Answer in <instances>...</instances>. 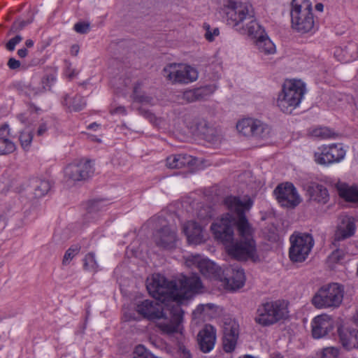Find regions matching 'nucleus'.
I'll use <instances>...</instances> for the list:
<instances>
[{
  "label": "nucleus",
  "instance_id": "nucleus-1",
  "mask_svg": "<svg viewBox=\"0 0 358 358\" xmlns=\"http://www.w3.org/2000/svg\"><path fill=\"white\" fill-rule=\"evenodd\" d=\"M224 204L236 213L235 220L226 213L211 225V231L216 240L222 242L228 254L238 260H259L256 243L253 238L254 229L245 215L253 201L248 196L243 197L229 196L224 199Z\"/></svg>",
  "mask_w": 358,
  "mask_h": 358
},
{
  "label": "nucleus",
  "instance_id": "nucleus-2",
  "mask_svg": "<svg viewBox=\"0 0 358 358\" xmlns=\"http://www.w3.org/2000/svg\"><path fill=\"white\" fill-rule=\"evenodd\" d=\"M146 287L153 298L162 302L173 301L178 305L192 298L203 288L200 278L196 275L183 276L177 281H168L159 273H155L147 279Z\"/></svg>",
  "mask_w": 358,
  "mask_h": 358
},
{
  "label": "nucleus",
  "instance_id": "nucleus-3",
  "mask_svg": "<svg viewBox=\"0 0 358 358\" xmlns=\"http://www.w3.org/2000/svg\"><path fill=\"white\" fill-rule=\"evenodd\" d=\"M136 312L143 318L157 320L156 327L162 334L168 336H183L184 312L180 305L173 306L170 310L171 318L164 317L162 304L156 301L144 300L136 307Z\"/></svg>",
  "mask_w": 358,
  "mask_h": 358
},
{
  "label": "nucleus",
  "instance_id": "nucleus-4",
  "mask_svg": "<svg viewBox=\"0 0 358 358\" xmlns=\"http://www.w3.org/2000/svg\"><path fill=\"white\" fill-rule=\"evenodd\" d=\"M344 286L338 282H329L320 287L311 299L312 305L317 309L338 308L343 300Z\"/></svg>",
  "mask_w": 358,
  "mask_h": 358
},
{
  "label": "nucleus",
  "instance_id": "nucleus-5",
  "mask_svg": "<svg viewBox=\"0 0 358 358\" xmlns=\"http://www.w3.org/2000/svg\"><path fill=\"white\" fill-rule=\"evenodd\" d=\"M288 316L287 303L284 300H277L260 304L254 320L257 324L268 327L287 319Z\"/></svg>",
  "mask_w": 358,
  "mask_h": 358
},
{
  "label": "nucleus",
  "instance_id": "nucleus-6",
  "mask_svg": "<svg viewBox=\"0 0 358 358\" xmlns=\"http://www.w3.org/2000/svg\"><path fill=\"white\" fill-rule=\"evenodd\" d=\"M291 24L294 30L307 33L314 27V17L310 0H292L291 2Z\"/></svg>",
  "mask_w": 358,
  "mask_h": 358
},
{
  "label": "nucleus",
  "instance_id": "nucleus-7",
  "mask_svg": "<svg viewBox=\"0 0 358 358\" xmlns=\"http://www.w3.org/2000/svg\"><path fill=\"white\" fill-rule=\"evenodd\" d=\"M304 93L305 86L301 81H286L278 95L277 105L283 113H291L301 103Z\"/></svg>",
  "mask_w": 358,
  "mask_h": 358
},
{
  "label": "nucleus",
  "instance_id": "nucleus-8",
  "mask_svg": "<svg viewBox=\"0 0 358 358\" xmlns=\"http://www.w3.org/2000/svg\"><path fill=\"white\" fill-rule=\"evenodd\" d=\"M289 258L294 263L305 262L315 243L311 234L299 231L294 232L289 236Z\"/></svg>",
  "mask_w": 358,
  "mask_h": 358
},
{
  "label": "nucleus",
  "instance_id": "nucleus-9",
  "mask_svg": "<svg viewBox=\"0 0 358 358\" xmlns=\"http://www.w3.org/2000/svg\"><path fill=\"white\" fill-rule=\"evenodd\" d=\"M225 13L227 24L237 31L245 29V23L254 17L252 5L232 0L228 1Z\"/></svg>",
  "mask_w": 358,
  "mask_h": 358
},
{
  "label": "nucleus",
  "instance_id": "nucleus-10",
  "mask_svg": "<svg viewBox=\"0 0 358 358\" xmlns=\"http://www.w3.org/2000/svg\"><path fill=\"white\" fill-rule=\"evenodd\" d=\"M163 76L172 84H188L198 78V72L189 65L172 63L164 68Z\"/></svg>",
  "mask_w": 358,
  "mask_h": 358
},
{
  "label": "nucleus",
  "instance_id": "nucleus-11",
  "mask_svg": "<svg viewBox=\"0 0 358 358\" xmlns=\"http://www.w3.org/2000/svg\"><path fill=\"white\" fill-rule=\"evenodd\" d=\"M237 130L245 136L267 139L271 133V127L257 119L245 118L236 124Z\"/></svg>",
  "mask_w": 358,
  "mask_h": 358
},
{
  "label": "nucleus",
  "instance_id": "nucleus-12",
  "mask_svg": "<svg viewBox=\"0 0 358 358\" xmlns=\"http://www.w3.org/2000/svg\"><path fill=\"white\" fill-rule=\"evenodd\" d=\"M278 202L281 206L294 208L301 202L296 189L292 182H285L278 185L273 192Z\"/></svg>",
  "mask_w": 358,
  "mask_h": 358
},
{
  "label": "nucleus",
  "instance_id": "nucleus-13",
  "mask_svg": "<svg viewBox=\"0 0 358 358\" xmlns=\"http://www.w3.org/2000/svg\"><path fill=\"white\" fill-rule=\"evenodd\" d=\"M185 263L189 267L197 268L201 274L207 278L215 280L220 278L221 268L214 262L199 255L189 256Z\"/></svg>",
  "mask_w": 358,
  "mask_h": 358
},
{
  "label": "nucleus",
  "instance_id": "nucleus-14",
  "mask_svg": "<svg viewBox=\"0 0 358 358\" xmlns=\"http://www.w3.org/2000/svg\"><path fill=\"white\" fill-rule=\"evenodd\" d=\"M345 155V152L340 144H332L319 148V152L315 153V160L317 164L326 165L338 162Z\"/></svg>",
  "mask_w": 358,
  "mask_h": 358
},
{
  "label": "nucleus",
  "instance_id": "nucleus-15",
  "mask_svg": "<svg viewBox=\"0 0 358 358\" xmlns=\"http://www.w3.org/2000/svg\"><path fill=\"white\" fill-rule=\"evenodd\" d=\"M239 336V324L234 319L226 318L224 322L222 346L226 352L235 350Z\"/></svg>",
  "mask_w": 358,
  "mask_h": 358
},
{
  "label": "nucleus",
  "instance_id": "nucleus-16",
  "mask_svg": "<svg viewBox=\"0 0 358 358\" xmlns=\"http://www.w3.org/2000/svg\"><path fill=\"white\" fill-rule=\"evenodd\" d=\"M356 231L355 218L348 215L338 216L334 234V241H343L352 237Z\"/></svg>",
  "mask_w": 358,
  "mask_h": 358
},
{
  "label": "nucleus",
  "instance_id": "nucleus-17",
  "mask_svg": "<svg viewBox=\"0 0 358 358\" xmlns=\"http://www.w3.org/2000/svg\"><path fill=\"white\" fill-rule=\"evenodd\" d=\"M225 273L227 277L223 280L220 278V280L223 282L226 289L235 291L244 286L246 277L242 268L238 266H230L225 269Z\"/></svg>",
  "mask_w": 358,
  "mask_h": 358
},
{
  "label": "nucleus",
  "instance_id": "nucleus-18",
  "mask_svg": "<svg viewBox=\"0 0 358 358\" xmlns=\"http://www.w3.org/2000/svg\"><path fill=\"white\" fill-rule=\"evenodd\" d=\"M199 165L198 159L185 153L171 155L166 159V166L169 169H187L194 171Z\"/></svg>",
  "mask_w": 358,
  "mask_h": 358
},
{
  "label": "nucleus",
  "instance_id": "nucleus-19",
  "mask_svg": "<svg viewBox=\"0 0 358 358\" xmlns=\"http://www.w3.org/2000/svg\"><path fill=\"white\" fill-rule=\"evenodd\" d=\"M333 318L327 315L322 314L314 317L311 322L312 335L315 338L325 336L334 328Z\"/></svg>",
  "mask_w": 358,
  "mask_h": 358
},
{
  "label": "nucleus",
  "instance_id": "nucleus-20",
  "mask_svg": "<svg viewBox=\"0 0 358 358\" xmlns=\"http://www.w3.org/2000/svg\"><path fill=\"white\" fill-rule=\"evenodd\" d=\"M94 168L90 161L80 164H69L64 170L68 179H88L93 176Z\"/></svg>",
  "mask_w": 358,
  "mask_h": 358
},
{
  "label": "nucleus",
  "instance_id": "nucleus-21",
  "mask_svg": "<svg viewBox=\"0 0 358 358\" xmlns=\"http://www.w3.org/2000/svg\"><path fill=\"white\" fill-rule=\"evenodd\" d=\"M182 232L189 244L199 245L206 240L203 227L194 221L185 222L182 227Z\"/></svg>",
  "mask_w": 358,
  "mask_h": 358
},
{
  "label": "nucleus",
  "instance_id": "nucleus-22",
  "mask_svg": "<svg viewBox=\"0 0 358 358\" xmlns=\"http://www.w3.org/2000/svg\"><path fill=\"white\" fill-rule=\"evenodd\" d=\"M198 343L202 352H209L214 348L216 341V329L210 324H206L198 334Z\"/></svg>",
  "mask_w": 358,
  "mask_h": 358
},
{
  "label": "nucleus",
  "instance_id": "nucleus-23",
  "mask_svg": "<svg viewBox=\"0 0 358 358\" xmlns=\"http://www.w3.org/2000/svg\"><path fill=\"white\" fill-rule=\"evenodd\" d=\"M156 244L165 249L173 248L177 241L176 232L169 227L162 228L154 235Z\"/></svg>",
  "mask_w": 358,
  "mask_h": 358
},
{
  "label": "nucleus",
  "instance_id": "nucleus-24",
  "mask_svg": "<svg viewBox=\"0 0 358 358\" xmlns=\"http://www.w3.org/2000/svg\"><path fill=\"white\" fill-rule=\"evenodd\" d=\"M339 196L347 202L358 203V186L338 180L336 185Z\"/></svg>",
  "mask_w": 358,
  "mask_h": 358
},
{
  "label": "nucleus",
  "instance_id": "nucleus-25",
  "mask_svg": "<svg viewBox=\"0 0 358 358\" xmlns=\"http://www.w3.org/2000/svg\"><path fill=\"white\" fill-rule=\"evenodd\" d=\"M218 307L212 303L200 304L192 313L194 320L206 321L217 316Z\"/></svg>",
  "mask_w": 358,
  "mask_h": 358
},
{
  "label": "nucleus",
  "instance_id": "nucleus-26",
  "mask_svg": "<svg viewBox=\"0 0 358 358\" xmlns=\"http://www.w3.org/2000/svg\"><path fill=\"white\" fill-rule=\"evenodd\" d=\"M339 338L341 343L346 350L358 348V330L340 329Z\"/></svg>",
  "mask_w": 358,
  "mask_h": 358
},
{
  "label": "nucleus",
  "instance_id": "nucleus-27",
  "mask_svg": "<svg viewBox=\"0 0 358 358\" xmlns=\"http://www.w3.org/2000/svg\"><path fill=\"white\" fill-rule=\"evenodd\" d=\"M200 134L204 139L212 144H218L221 141V136L218 131L210 125L206 120H201L197 125Z\"/></svg>",
  "mask_w": 358,
  "mask_h": 358
},
{
  "label": "nucleus",
  "instance_id": "nucleus-28",
  "mask_svg": "<svg viewBox=\"0 0 358 358\" xmlns=\"http://www.w3.org/2000/svg\"><path fill=\"white\" fill-rule=\"evenodd\" d=\"M307 194L310 200L317 203H326L329 200V194L326 187L315 182H310L307 187Z\"/></svg>",
  "mask_w": 358,
  "mask_h": 358
},
{
  "label": "nucleus",
  "instance_id": "nucleus-29",
  "mask_svg": "<svg viewBox=\"0 0 358 358\" xmlns=\"http://www.w3.org/2000/svg\"><path fill=\"white\" fill-rule=\"evenodd\" d=\"M212 93L213 91L210 87H202L185 91L182 98L187 103H192L203 100Z\"/></svg>",
  "mask_w": 358,
  "mask_h": 358
},
{
  "label": "nucleus",
  "instance_id": "nucleus-30",
  "mask_svg": "<svg viewBox=\"0 0 358 358\" xmlns=\"http://www.w3.org/2000/svg\"><path fill=\"white\" fill-rule=\"evenodd\" d=\"M243 34H248L249 36L257 40L266 35L264 29L255 20V16L245 23V29L239 31Z\"/></svg>",
  "mask_w": 358,
  "mask_h": 358
},
{
  "label": "nucleus",
  "instance_id": "nucleus-31",
  "mask_svg": "<svg viewBox=\"0 0 358 358\" xmlns=\"http://www.w3.org/2000/svg\"><path fill=\"white\" fill-rule=\"evenodd\" d=\"M62 104L68 107L70 110L77 112L83 110L86 103L80 95L75 94L71 96L66 94L63 97Z\"/></svg>",
  "mask_w": 358,
  "mask_h": 358
},
{
  "label": "nucleus",
  "instance_id": "nucleus-32",
  "mask_svg": "<svg viewBox=\"0 0 358 358\" xmlns=\"http://www.w3.org/2000/svg\"><path fill=\"white\" fill-rule=\"evenodd\" d=\"M256 45L259 50L265 54H273L275 52V45L266 35L256 40Z\"/></svg>",
  "mask_w": 358,
  "mask_h": 358
},
{
  "label": "nucleus",
  "instance_id": "nucleus-33",
  "mask_svg": "<svg viewBox=\"0 0 358 358\" xmlns=\"http://www.w3.org/2000/svg\"><path fill=\"white\" fill-rule=\"evenodd\" d=\"M185 329H183V331ZM170 338H176L178 343V354L180 358H192L189 350L183 345L182 342L185 339V335L180 338L179 336H171Z\"/></svg>",
  "mask_w": 358,
  "mask_h": 358
},
{
  "label": "nucleus",
  "instance_id": "nucleus-34",
  "mask_svg": "<svg viewBox=\"0 0 358 358\" xmlns=\"http://www.w3.org/2000/svg\"><path fill=\"white\" fill-rule=\"evenodd\" d=\"M310 134L315 137L321 138H334L336 134L327 127H318L313 129L310 131Z\"/></svg>",
  "mask_w": 358,
  "mask_h": 358
},
{
  "label": "nucleus",
  "instance_id": "nucleus-35",
  "mask_svg": "<svg viewBox=\"0 0 358 358\" xmlns=\"http://www.w3.org/2000/svg\"><path fill=\"white\" fill-rule=\"evenodd\" d=\"M15 150V144L8 138L0 137V155H6Z\"/></svg>",
  "mask_w": 358,
  "mask_h": 358
},
{
  "label": "nucleus",
  "instance_id": "nucleus-36",
  "mask_svg": "<svg viewBox=\"0 0 358 358\" xmlns=\"http://www.w3.org/2000/svg\"><path fill=\"white\" fill-rule=\"evenodd\" d=\"M139 85L134 87L133 98L135 101L141 103H151L152 98L139 91Z\"/></svg>",
  "mask_w": 358,
  "mask_h": 358
},
{
  "label": "nucleus",
  "instance_id": "nucleus-37",
  "mask_svg": "<svg viewBox=\"0 0 358 358\" xmlns=\"http://www.w3.org/2000/svg\"><path fill=\"white\" fill-rule=\"evenodd\" d=\"M32 139L33 134L31 131L24 130L20 134L19 140L24 150H27L30 147Z\"/></svg>",
  "mask_w": 358,
  "mask_h": 358
},
{
  "label": "nucleus",
  "instance_id": "nucleus-38",
  "mask_svg": "<svg viewBox=\"0 0 358 358\" xmlns=\"http://www.w3.org/2000/svg\"><path fill=\"white\" fill-rule=\"evenodd\" d=\"M80 247L78 245H74L70 247L65 252L63 259L62 264L68 265L71 261L76 257L80 252Z\"/></svg>",
  "mask_w": 358,
  "mask_h": 358
},
{
  "label": "nucleus",
  "instance_id": "nucleus-39",
  "mask_svg": "<svg viewBox=\"0 0 358 358\" xmlns=\"http://www.w3.org/2000/svg\"><path fill=\"white\" fill-rule=\"evenodd\" d=\"M97 267L94 255L92 252L87 254L84 259V268L87 270L96 271Z\"/></svg>",
  "mask_w": 358,
  "mask_h": 358
},
{
  "label": "nucleus",
  "instance_id": "nucleus-40",
  "mask_svg": "<svg viewBox=\"0 0 358 358\" xmlns=\"http://www.w3.org/2000/svg\"><path fill=\"white\" fill-rule=\"evenodd\" d=\"M345 253L341 250H336L329 256L328 261L331 264H336L343 260Z\"/></svg>",
  "mask_w": 358,
  "mask_h": 358
},
{
  "label": "nucleus",
  "instance_id": "nucleus-41",
  "mask_svg": "<svg viewBox=\"0 0 358 358\" xmlns=\"http://www.w3.org/2000/svg\"><path fill=\"white\" fill-rule=\"evenodd\" d=\"M203 28L206 29L205 38L210 42L214 41L215 36H218L220 34L218 28H215L213 31H211L210 27L208 24H203Z\"/></svg>",
  "mask_w": 358,
  "mask_h": 358
},
{
  "label": "nucleus",
  "instance_id": "nucleus-42",
  "mask_svg": "<svg viewBox=\"0 0 358 358\" xmlns=\"http://www.w3.org/2000/svg\"><path fill=\"white\" fill-rule=\"evenodd\" d=\"M339 350L334 347L326 348L323 350L322 358H338Z\"/></svg>",
  "mask_w": 358,
  "mask_h": 358
},
{
  "label": "nucleus",
  "instance_id": "nucleus-43",
  "mask_svg": "<svg viewBox=\"0 0 358 358\" xmlns=\"http://www.w3.org/2000/svg\"><path fill=\"white\" fill-rule=\"evenodd\" d=\"M46 91V87L45 85L41 87H34L31 85H29L26 87L25 92L28 94L29 96H34L36 95H38L39 94L44 92Z\"/></svg>",
  "mask_w": 358,
  "mask_h": 358
},
{
  "label": "nucleus",
  "instance_id": "nucleus-44",
  "mask_svg": "<svg viewBox=\"0 0 358 358\" xmlns=\"http://www.w3.org/2000/svg\"><path fill=\"white\" fill-rule=\"evenodd\" d=\"M29 23H30L29 21H24V20L15 21L10 27V31L12 33L18 32Z\"/></svg>",
  "mask_w": 358,
  "mask_h": 358
},
{
  "label": "nucleus",
  "instance_id": "nucleus-45",
  "mask_svg": "<svg viewBox=\"0 0 358 358\" xmlns=\"http://www.w3.org/2000/svg\"><path fill=\"white\" fill-rule=\"evenodd\" d=\"M22 41V37L20 35H17L7 42L6 44V48L8 51H13L15 50V45L20 43Z\"/></svg>",
  "mask_w": 358,
  "mask_h": 358
},
{
  "label": "nucleus",
  "instance_id": "nucleus-46",
  "mask_svg": "<svg viewBox=\"0 0 358 358\" xmlns=\"http://www.w3.org/2000/svg\"><path fill=\"white\" fill-rule=\"evenodd\" d=\"M74 30L79 34H87L90 31V24L86 22H78L74 25Z\"/></svg>",
  "mask_w": 358,
  "mask_h": 358
},
{
  "label": "nucleus",
  "instance_id": "nucleus-47",
  "mask_svg": "<svg viewBox=\"0 0 358 358\" xmlns=\"http://www.w3.org/2000/svg\"><path fill=\"white\" fill-rule=\"evenodd\" d=\"M55 80V78L53 75H47L43 77L41 80L42 86L45 85L46 87V90H50L51 85Z\"/></svg>",
  "mask_w": 358,
  "mask_h": 358
},
{
  "label": "nucleus",
  "instance_id": "nucleus-48",
  "mask_svg": "<svg viewBox=\"0 0 358 358\" xmlns=\"http://www.w3.org/2000/svg\"><path fill=\"white\" fill-rule=\"evenodd\" d=\"M8 66L10 69H17L20 66V62L15 58L11 57L8 59Z\"/></svg>",
  "mask_w": 358,
  "mask_h": 358
},
{
  "label": "nucleus",
  "instance_id": "nucleus-49",
  "mask_svg": "<svg viewBox=\"0 0 358 358\" xmlns=\"http://www.w3.org/2000/svg\"><path fill=\"white\" fill-rule=\"evenodd\" d=\"M39 188H41V194H45L50 189L49 180H40Z\"/></svg>",
  "mask_w": 358,
  "mask_h": 358
},
{
  "label": "nucleus",
  "instance_id": "nucleus-50",
  "mask_svg": "<svg viewBox=\"0 0 358 358\" xmlns=\"http://www.w3.org/2000/svg\"><path fill=\"white\" fill-rule=\"evenodd\" d=\"M48 130V125L45 122H42L39 124L36 131V134L38 136H43Z\"/></svg>",
  "mask_w": 358,
  "mask_h": 358
},
{
  "label": "nucleus",
  "instance_id": "nucleus-51",
  "mask_svg": "<svg viewBox=\"0 0 358 358\" xmlns=\"http://www.w3.org/2000/svg\"><path fill=\"white\" fill-rule=\"evenodd\" d=\"M9 136L8 125L5 124L0 127V137L7 138Z\"/></svg>",
  "mask_w": 358,
  "mask_h": 358
},
{
  "label": "nucleus",
  "instance_id": "nucleus-52",
  "mask_svg": "<svg viewBox=\"0 0 358 358\" xmlns=\"http://www.w3.org/2000/svg\"><path fill=\"white\" fill-rule=\"evenodd\" d=\"M110 113L112 114H114V113H122V114H125L126 113V109L124 106H118L117 108H115V109L112 110L110 111Z\"/></svg>",
  "mask_w": 358,
  "mask_h": 358
},
{
  "label": "nucleus",
  "instance_id": "nucleus-53",
  "mask_svg": "<svg viewBox=\"0 0 358 358\" xmlns=\"http://www.w3.org/2000/svg\"><path fill=\"white\" fill-rule=\"evenodd\" d=\"M66 73L69 79H72L78 74V72L75 69H71L69 68L66 70Z\"/></svg>",
  "mask_w": 358,
  "mask_h": 358
},
{
  "label": "nucleus",
  "instance_id": "nucleus-54",
  "mask_svg": "<svg viewBox=\"0 0 358 358\" xmlns=\"http://www.w3.org/2000/svg\"><path fill=\"white\" fill-rule=\"evenodd\" d=\"M27 50L26 48H21L18 50L17 55L20 57L24 58L27 55Z\"/></svg>",
  "mask_w": 358,
  "mask_h": 358
},
{
  "label": "nucleus",
  "instance_id": "nucleus-55",
  "mask_svg": "<svg viewBox=\"0 0 358 358\" xmlns=\"http://www.w3.org/2000/svg\"><path fill=\"white\" fill-rule=\"evenodd\" d=\"M270 358H285L284 356L279 352H273L271 353Z\"/></svg>",
  "mask_w": 358,
  "mask_h": 358
},
{
  "label": "nucleus",
  "instance_id": "nucleus-56",
  "mask_svg": "<svg viewBox=\"0 0 358 358\" xmlns=\"http://www.w3.org/2000/svg\"><path fill=\"white\" fill-rule=\"evenodd\" d=\"M78 51H79L78 45H75L71 47V52L73 55H77V54L78 53Z\"/></svg>",
  "mask_w": 358,
  "mask_h": 358
},
{
  "label": "nucleus",
  "instance_id": "nucleus-57",
  "mask_svg": "<svg viewBox=\"0 0 358 358\" xmlns=\"http://www.w3.org/2000/svg\"><path fill=\"white\" fill-rule=\"evenodd\" d=\"M240 176L244 178H250L252 177V173L249 171H244Z\"/></svg>",
  "mask_w": 358,
  "mask_h": 358
},
{
  "label": "nucleus",
  "instance_id": "nucleus-58",
  "mask_svg": "<svg viewBox=\"0 0 358 358\" xmlns=\"http://www.w3.org/2000/svg\"><path fill=\"white\" fill-rule=\"evenodd\" d=\"M17 119L22 122L25 123L27 121V117L24 114H20L17 115Z\"/></svg>",
  "mask_w": 358,
  "mask_h": 358
},
{
  "label": "nucleus",
  "instance_id": "nucleus-59",
  "mask_svg": "<svg viewBox=\"0 0 358 358\" xmlns=\"http://www.w3.org/2000/svg\"><path fill=\"white\" fill-rule=\"evenodd\" d=\"M25 45L27 48H31L34 45V41L31 39H27L25 41Z\"/></svg>",
  "mask_w": 358,
  "mask_h": 358
},
{
  "label": "nucleus",
  "instance_id": "nucleus-60",
  "mask_svg": "<svg viewBox=\"0 0 358 358\" xmlns=\"http://www.w3.org/2000/svg\"><path fill=\"white\" fill-rule=\"evenodd\" d=\"M324 6L322 3H317L315 6V9L318 11H322L323 10Z\"/></svg>",
  "mask_w": 358,
  "mask_h": 358
},
{
  "label": "nucleus",
  "instance_id": "nucleus-61",
  "mask_svg": "<svg viewBox=\"0 0 358 358\" xmlns=\"http://www.w3.org/2000/svg\"><path fill=\"white\" fill-rule=\"evenodd\" d=\"M98 127H99V125H98L96 123L94 122V123L90 124L87 127V128H88V129H96V128H97Z\"/></svg>",
  "mask_w": 358,
  "mask_h": 358
},
{
  "label": "nucleus",
  "instance_id": "nucleus-62",
  "mask_svg": "<svg viewBox=\"0 0 358 358\" xmlns=\"http://www.w3.org/2000/svg\"><path fill=\"white\" fill-rule=\"evenodd\" d=\"M350 48H355L356 49V45L355 44L351 43L348 47H345V51L347 52L348 49H350Z\"/></svg>",
  "mask_w": 358,
  "mask_h": 358
},
{
  "label": "nucleus",
  "instance_id": "nucleus-63",
  "mask_svg": "<svg viewBox=\"0 0 358 358\" xmlns=\"http://www.w3.org/2000/svg\"><path fill=\"white\" fill-rule=\"evenodd\" d=\"M238 358H257V357H255L249 355H245L241 356Z\"/></svg>",
  "mask_w": 358,
  "mask_h": 358
},
{
  "label": "nucleus",
  "instance_id": "nucleus-64",
  "mask_svg": "<svg viewBox=\"0 0 358 358\" xmlns=\"http://www.w3.org/2000/svg\"><path fill=\"white\" fill-rule=\"evenodd\" d=\"M342 60H343V62H349L350 60V59L343 58Z\"/></svg>",
  "mask_w": 358,
  "mask_h": 358
}]
</instances>
